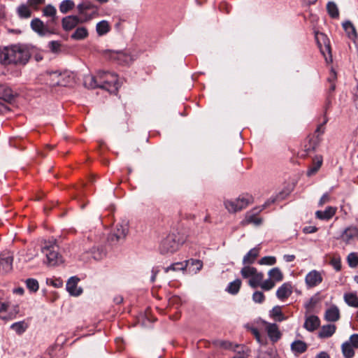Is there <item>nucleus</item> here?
Returning a JSON list of instances; mask_svg holds the SVG:
<instances>
[{
  "mask_svg": "<svg viewBox=\"0 0 358 358\" xmlns=\"http://www.w3.org/2000/svg\"><path fill=\"white\" fill-rule=\"evenodd\" d=\"M78 15H69L62 20V26L64 31L74 29L78 24L88 22L98 15V9L92 2L85 1L77 6Z\"/></svg>",
  "mask_w": 358,
  "mask_h": 358,
  "instance_id": "1",
  "label": "nucleus"
},
{
  "mask_svg": "<svg viewBox=\"0 0 358 358\" xmlns=\"http://www.w3.org/2000/svg\"><path fill=\"white\" fill-rule=\"evenodd\" d=\"M31 57L29 50L24 45H15L0 47V64L3 65H25Z\"/></svg>",
  "mask_w": 358,
  "mask_h": 358,
  "instance_id": "2",
  "label": "nucleus"
},
{
  "mask_svg": "<svg viewBox=\"0 0 358 358\" xmlns=\"http://www.w3.org/2000/svg\"><path fill=\"white\" fill-rule=\"evenodd\" d=\"M85 85L90 88L99 87L110 93H116L120 87L115 73L100 71L96 76H88L85 78Z\"/></svg>",
  "mask_w": 358,
  "mask_h": 358,
  "instance_id": "3",
  "label": "nucleus"
},
{
  "mask_svg": "<svg viewBox=\"0 0 358 358\" xmlns=\"http://www.w3.org/2000/svg\"><path fill=\"white\" fill-rule=\"evenodd\" d=\"M241 274L243 278H249L248 285L252 288L260 287L264 291H269L275 285L273 280L270 278L264 281L263 273L259 272L256 268L250 266L243 267Z\"/></svg>",
  "mask_w": 358,
  "mask_h": 358,
  "instance_id": "4",
  "label": "nucleus"
},
{
  "mask_svg": "<svg viewBox=\"0 0 358 358\" xmlns=\"http://www.w3.org/2000/svg\"><path fill=\"white\" fill-rule=\"evenodd\" d=\"M41 252L46 257L44 263L48 266H56L62 261L59 252V246L55 241L45 242L41 248Z\"/></svg>",
  "mask_w": 358,
  "mask_h": 358,
  "instance_id": "5",
  "label": "nucleus"
},
{
  "mask_svg": "<svg viewBox=\"0 0 358 358\" xmlns=\"http://www.w3.org/2000/svg\"><path fill=\"white\" fill-rule=\"evenodd\" d=\"M275 200H268L261 206L255 207L251 210L246 213L245 218L241 221V224L242 226H246L248 224H254L255 226H260L262 224V219L258 217V215L264 210L271 203H274Z\"/></svg>",
  "mask_w": 358,
  "mask_h": 358,
  "instance_id": "6",
  "label": "nucleus"
},
{
  "mask_svg": "<svg viewBox=\"0 0 358 358\" xmlns=\"http://www.w3.org/2000/svg\"><path fill=\"white\" fill-rule=\"evenodd\" d=\"M180 245V240L175 234H169L164 238L159 245V252L161 254L165 255L168 253H173L176 252Z\"/></svg>",
  "mask_w": 358,
  "mask_h": 358,
  "instance_id": "7",
  "label": "nucleus"
},
{
  "mask_svg": "<svg viewBox=\"0 0 358 358\" xmlns=\"http://www.w3.org/2000/svg\"><path fill=\"white\" fill-rule=\"evenodd\" d=\"M315 41L317 46L320 50L321 53L324 57L325 60L328 62L327 53L329 55V57L331 58V46L330 42L327 36L321 32H315Z\"/></svg>",
  "mask_w": 358,
  "mask_h": 358,
  "instance_id": "8",
  "label": "nucleus"
},
{
  "mask_svg": "<svg viewBox=\"0 0 358 358\" xmlns=\"http://www.w3.org/2000/svg\"><path fill=\"white\" fill-rule=\"evenodd\" d=\"M106 255V252L103 246L99 245L93 247L90 250H86L80 255V259L83 262H89L91 259L94 260L102 259Z\"/></svg>",
  "mask_w": 358,
  "mask_h": 358,
  "instance_id": "9",
  "label": "nucleus"
},
{
  "mask_svg": "<svg viewBox=\"0 0 358 358\" xmlns=\"http://www.w3.org/2000/svg\"><path fill=\"white\" fill-rule=\"evenodd\" d=\"M129 231L128 224L126 221H122L117 223L113 230L112 231L109 239L110 241H119L121 239H124Z\"/></svg>",
  "mask_w": 358,
  "mask_h": 358,
  "instance_id": "10",
  "label": "nucleus"
},
{
  "mask_svg": "<svg viewBox=\"0 0 358 358\" xmlns=\"http://www.w3.org/2000/svg\"><path fill=\"white\" fill-rule=\"evenodd\" d=\"M320 141V138H317L312 134L308 135L302 143L303 153L301 154V157H306L309 153L314 152Z\"/></svg>",
  "mask_w": 358,
  "mask_h": 358,
  "instance_id": "11",
  "label": "nucleus"
},
{
  "mask_svg": "<svg viewBox=\"0 0 358 358\" xmlns=\"http://www.w3.org/2000/svg\"><path fill=\"white\" fill-rule=\"evenodd\" d=\"M323 280V278L320 271L313 270L310 271L305 278L306 286L308 288H312L320 285Z\"/></svg>",
  "mask_w": 358,
  "mask_h": 358,
  "instance_id": "12",
  "label": "nucleus"
},
{
  "mask_svg": "<svg viewBox=\"0 0 358 358\" xmlns=\"http://www.w3.org/2000/svg\"><path fill=\"white\" fill-rule=\"evenodd\" d=\"M13 256L8 252H4L0 255V272L8 273L13 268Z\"/></svg>",
  "mask_w": 358,
  "mask_h": 358,
  "instance_id": "13",
  "label": "nucleus"
},
{
  "mask_svg": "<svg viewBox=\"0 0 358 358\" xmlns=\"http://www.w3.org/2000/svg\"><path fill=\"white\" fill-rule=\"evenodd\" d=\"M341 239L346 244H350L353 241L358 239V228L355 226L346 228L341 234Z\"/></svg>",
  "mask_w": 358,
  "mask_h": 358,
  "instance_id": "14",
  "label": "nucleus"
},
{
  "mask_svg": "<svg viewBox=\"0 0 358 358\" xmlns=\"http://www.w3.org/2000/svg\"><path fill=\"white\" fill-rule=\"evenodd\" d=\"M266 331L270 339L273 342H277L281 337V333L278 325L275 323H268L264 322Z\"/></svg>",
  "mask_w": 358,
  "mask_h": 358,
  "instance_id": "15",
  "label": "nucleus"
},
{
  "mask_svg": "<svg viewBox=\"0 0 358 358\" xmlns=\"http://www.w3.org/2000/svg\"><path fill=\"white\" fill-rule=\"evenodd\" d=\"M31 27L41 36H45L48 34L52 33L48 27L44 24L43 22L38 18H34L31 20Z\"/></svg>",
  "mask_w": 358,
  "mask_h": 358,
  "instance_id": "16",
  "label": "nucleus"
},
{
  "mask_svg": "<svg viewBox=\"0 0 358 358\" xmlns=\"http://www.w3.org/2000/svg\"><path fill=\"white\" fill-rule=\"evenodd\" d=\"M292 294V286L289 282L283 283L276 291V296L281 301L289 297Z\"/></svg>",
  "mask_w": 358,
  "mask_h": 358,
  "instance_id": "17",
  "label": "nucleus"
},
{
  "mask_svg": "<svg viewBox=\"0 0 358 358\" xmlns=\"http://www.w3.org/2000/svg\"><path fill=\"white\" fill-rule=\"evenodd\" d=\"M79 282V278L76 276L71 277L69 279L66 283L67 291L73 296H79L82 293L80 288L78 289L77 285Z\"/></svg>",
  "mask_w": 358,
  "mask_h": 358,
  "instance_id": "18",
  "label": "nucleus"
},
{
  "mask_svg": "<svg viewBox=\"0 0 358 358\" xmlns=\"http://www.w3.org/2000/svg\"><path fill=\"white\" fill-rule=\"evenodd\" d=\"M320 324V320L317 316L310 315L306 317L303 327L308 331H314Z\"/></svg>",
  "mask_w": 358,
  "mask_h": 358,
  "instance_id": "19",
  "label": "nucleus"
},
{
  "mask_svg": "<svg viewBox=\"0 0 358 358\" xmlns=\"http://www.w3.org/2000/svg\"><path fill=\"white\" fill-rule=\"evenodd\" d=\"M259 247L253 248L243 257V264L245 265V266H250L255 262L259 256Z\"/></svg>",
  "mask_w": 358,
  "mask_h": 358,
  "instance_id": "20",
  "label": "nucleus"
},
{
  "mask_svg": "<svg viewBox=\"0 0 358 358\" xmlns=\"http://www.w3.org/2000/svg\"><path fill=\"white\" fill-rule=\"evenodd\" d=\"M337 208L328 206L324 210H317L315 213L316 217L320 220H328L331 219L336 213Z\"/></svg>",
  "mask_w": 358,
  "mask_h": 358,
  "instance_id": "21",
  "label": "nucleus"
},
{
  "mask_svg": "<svg viewBox=\"0 0 358 358\" xmlns=\"http://www.w3.org/2000/svg\"><path fill=\"white\" fill-rule=\"evenodd\" d=\"M237 202L238 211L245 208L249 204L253 202V197L249 194L241 195L236 199Z\"/></svg>",
  "mask_w": 358,
  "mask_h": 358,
  "instance_id": "22",
  "label": "nucleus"
},
{
  "mask_svg": "<svg viewBox=\"0 0 358 358\" xmlns=\"http://www.w3.org/2000/svg\"><path fill=\"white\" fill-rule=\"evenodd\" d=\"M335 324H327L322 327L319 331L318 336L320 338H327L331 337L336 331Z\"/></svg>",
  "mask_w": 358,
  "mask_h": 358,
  "instance_id": "23",
  "label": "nucleus"
},
{
  "mask_svg": "<svg viewBox=\"0 0 358 358\" xmlns=\"http://www.w3.org/2000/svg\"><path fill=\"white\" fill-rule=\"evenodd\" d=\"M16 94L8 87H1V92H0V99L6 102L11 103L14 101Z\"/></svg>",
  "mask_w": 358,
  "mask_h": 358,
  "instance_id": "24",
  "label": "nucleus"
},
{
  "mask_svg": "<svg viewBox=\"0 0 358 358\" xmlns=\"http://www.w3.org/2000/svg\"><path fill=\"white\" fill-rule=\"evenodd\" d=\"M340 317L339 310L336 306H332L329 308L325 313V318L327 321L336 322Z\"/></svg>",
  "mask_w": 358,
  "mask_h": 358,
  "instance_id": "25",
  "label": "nucleus"
},
{
  "mask_svg": "<svg viewBox=\"0 0 358 358\" xmlns=\"http://www.w3.org/2000/svg\"><path fill=\"white\" fill-rule=\"evenodd\" d=\"M268 275L269 278L273 280L275 283L282 281L284 278L282 272L278 267L271 268L268 271Z\"/></svg>",
  "mask_w": 358,
  "mask_h": 358,
  "instance_id": "26",
  "label": "nucleus"
},
{
  "mask_svg": "<svg viewBox=\"0 0 358 358\" xmlns=\"http://www.w3.org/2000/svg\"><path fill=\"white\" fill-rule=\"evenodd\" d=\"M270 315L277 322H282L286 320V317L282 312V308L279 306H275L272 308Z\"/></svg>",
  "mask_w": 358,
  "mask_h": 358,
  "instance_id": "27",
  "label": "nucleus"
},
{
  "mask_svg": "<svg viewBox=\"0 0 358 358\" xmlns=\"http://www.w3.org/2000/svg\"><path fill=\"white\" fill-rule=\"evenodd\" d=\"M343 27L348 34L350 38L355 40L357 38V35L355 27L350 21H346L343 23Z\"/></svg>",
  "mask_w": 358,
  "mask_h": 358,
  "instance_id": "28",
  "label": "nucleus"
},
{
  "mask_svg": "<svg viewBox=\"0 0 358 358\" xmlns=\"http://www.w3.org/2000/svg\"><path fill=\"white\" fill-rule=\"evenodd\" d=\"M96 30L99 36L106 34L110 30V27L108 21L102 20L96 24Z\"/></svg>",
  "mask_w": 358,
  "mask_h": 358,
  "instance_id": "29",
  "label": "nucleus"
},
{
  "mask_svg": "<svg viewBox=\"0 0 358 358\" xmlns=\"http://www.w3.org/2000/svg\"><path fill=\"white\" fill-rule=\"evenodd\" d=\"M307 345L306 343L301 341H296L293 342L291 345L292 350L297 354H301L306 351Z\"/></svg>",
  "mask_w": 358,
  "mask_h": 358,
  "instance_id": "30",
  "label": "nucleus"
},
{
  "mask_svg": "<svg viewBox=\"0 0 358 358\" xmlns=\"http://www.w3.org/2000/svg\"><path fill=\"white\" fill-rule=\"evenodd\" d=\"M353 348L348 341L343 343L341 349L345 358H352L355 356Z\"/></svg>",
  "mask_w": 358,
  "mask_h": 358,
  "instance_id": "31",
  "label": "nucleus"
},
{
  "mask_svg": "<svg viewBox=\"0 0 358 358\" xmlns=\"http://www.w3.org/2000/svg\"><path fill=\"white\" fill-rule=\"evenodd\" d=\"M75 7V3L72 0H64L59 6L61 13L65 14L71 11Z\"/></svg>",
  "mask_w": 358,
  "mask_h": 358,
  "instance_id": "32",
  "label": "nucleus"
},
{
  "mask_svg": "<svg viewBox=\"0 0 358 358\" xmlns=\"http://www.w3.org/2000/svg\"><path fill=\"white\" fill-rule=\"evenodd\" d=\"M88 31L84 27H78L74 33L71 35V38L75 40H83L87 37Z\"/></svg>",
  "mask_w": 358,
  "mask_h": 358,
  "instance_id": "33",
  "label": "nucleus"
},
{
  "mask_svg": "<svg viewBox=\"0 0 358 358\" xmlns=\"http://www.w3.org/2000/svg\"><path fill=\"white\" fill-rule=\"evenodd\" d=\"M241 284V280L240 279H236L229 284L226 290L231 294H236L240 290Z\"/></svg>",
  "mask_w": 358,
  "mask_h": 358,
  "instance_id": "34",
  "label": "nucleus"
},
{
  "mask_svg": "<svg viewBox=\"0 0 358 358\" xmlns=\"http://www.w3.org/2000/svg\"><path fill=\"white\" fill-rule=\"evenodd\" d=\"M345 301L350 306L358 308V297L356 294L348 293L344 295Z\"/></svg>",
  "mask_w": 358,
  "mask_h": 358,
  "instance_id": "35",
  "label": "nucleus"
},
{
  "mask_svg": "<svg viewBox=\"0 0 358 358\" xmlns=\"http://www.w3.org/2000/svg\"><path fill=\"white\" fill-rule=\"evenodd\" d=\"M188 266V262H176L172 264L170 266L165 268V273H168L169 271H183Z\"/></svg>",
  "mask_w": 358,
  "mask_h": 358,
  "instance_id": "36",
  "label": "nucleus"
},
{
  "mask_svg": "<svg viewBox=\"0 0 358 358\" xmlns=\"http://www.w3.org/2000/svg\"><path fill=\"white\" fill-rule=\"evenodd\" d=\"M17 13L21 18H29L31 15L30 9L25 4L20 5L17 9Z\"/></svg>",
  "mask_w": 358,
  "mask_h": 358,
  "instance_id": "37",
  "label": "nucleus"
},
{
  "mask_svg": "<svg viewBox=\"0 0 358 358\" xmlns=\"http://www.w3.org/2000/svg\"><path fill=\"white\" fill-rule=\"evenodd\" d=\"M237 202L236 200L226 199L224 201V206L227 211L230 213H236L238 211Z\"/></svg>",
  "mask_w": 358,
  "mask_h": 358,
  "instance_id": "38",
  "label": "nucleus"
},
{
  "mask_svg": "<svg viewBox=\"0 0 358 358\" xmlns=\"http://www.w3.org/2000/svg\"><path fill=\"white\" fill-rule=\"evenodd\" d=\"M27 324L24 321L15 322L10 327V328L18 334H22V333H24L27 329Z\"/></svg>",
  "mask_w": 358,
  "mask_h": 358,
  "instance_id": "39",
  "label": "nucleus"
},
{
  "mask_svg": "<svg viewBox=\"0 0 358 358\" xmlns=\"http://www.w3.org/2000/svg\"><path fill=\"white\" fill-rule=\"evenodd\" d=\"M43 15L48 17H52V21L53 22H55L57 17H56V8L52 6V5H48L46 6L43 10Z\"/></svg>",
  "mask_w": 358,
  "mask_h": 358,
  "instance_id": "40",
  "label": "nucleus"
},
{
  "mask_svg": "<svg viewBox=\"0 0 358 358\" xmlns=\"http://www.w3.org/2000/svg\"><path fill=\"white\" fill-rule=\"evenodd\" d=\"M327 122H328V118H327V115H324L323 122L320 123L317 125V127L315 131V133L313 135H315V137L320 138V136L324 133L325 124L327 123Z\"/></svg>",
  "mask_w": 358,
  "mask_h": 358,
  "instance_id": "41",
  "label": "nucleus"
},
{
  "mask_svg": "<svg viewBox=\"0 0 358 358\" xmlns=\"http://www.w3.org/2000/svg\"><path fill=\"white\" fill-rule=\"evenodd\" d=\"M250 332L252 334L255 336V338L257 339L258 343L261 344H266V338L264 335H262L259 330L256 327H251L250 329Z\"/></svg>",
  "mask_w": 358,
  "mask_h": 358,
  "instance_id": "42",
  "label": "nucleus"
},
{
  "mask_svg": "<svg viewBox=\"0 0 358 358\" xmlns=\"http://www.w3.org/2000/svg\"><path fill=\"white\" fill-rule=\"evenodd\" d=\"M329 264L336 271H340L341 270V259L339 255H334L331 258Z\"/></svg>",
  "mask_w": 358,
  "mask_h": 358,
  "instance_id": "43",
  "label": "nucleus"
},
{
  "mask_svg": "<svg viewBox=\"0 0 358 358\" xmlns=\"http://www.w3.org/2000/svg\"><path fill=\"white\" fill-rule=\"evenodd\" d=\"M327 11L329 14V15L333 17L336 18L338 17V10L336 6V5L333 2H329L327 6Z\"/></svg>",
  "mask_w": 358,
  "mask_h": 358,
  "instance_id": "44",
  "label": "nucleus"
},
{
  "mask_svg": "<svg viewBox=\"0 0 358 358\" xmlns=\"http://www.w3.org/2000/svg\"><path fill=\"white\" fill-rule=\"evenodd\" d=\"M347 262L350 267L355 268L358 265V256L355 252H351L348 255Z\"/></svg>",
  "mask_w": 358,
  "mask_h": 358,
  "instance_id": "45",
  "label": "nucleus"
},
{
  "mask_svg": "<svg viewBox=\"0 0 358 358\" xmlns=\"http://www.w3.org/2000/svg\"><path fill=\"white\" fill-rule=\"evenodd\" d=\"M322 164V159L317 160V162H314L313 165L308 170L307 176H311L315 175L319 171Z\"/></svg>",
  "mask_w": 358,
  "mask_h": 358,
  "instance_id": "46",
  "label": "nucleus"
},
{
  "mask_svg": "<svg viewBox=\"0 0 358 358\" xmlns=\"http://www.w3.org/2000/svg\"><path fill=\"white\" fill-rule=\"evenodd\" d=\"M26 285L27 288L33 292L38 291L39 288L38 282L36 279L29 278L26 280Z\"/></svg>",
  "mask_w": 358,
  "mask_h": 358,
  "instance_id": "47",
  "label": "nucleus"
},
{
  "mask_svg": "<svg viewBox=\"0 0 358 358\" xmlns=\"http://www.w3.org/2000/svg\"><path fill=\"white\" fill-rule=\"evenodd\" d=\"M66 73H58L57 72H54L52 73H51V76L52 77H57V81L54 83V85H63V86H65L66 85H67V82H65L64 78H65Z\"/></svg>",
  "mask_w": 358,
  "mask_h": 358,
  "instance_id": "48",
  "label": "nucleus"
},
{
  "mask_svg": "<svg viewBox=\"0 0 358 358\" xmlns=\"http://www.w3.org/2000/svg\"><path fill=\"white\" fill-rule=\"evenodd\" d=\"M276 263V258L273 256H266L262 257L259 261V264L261 265H274Z\"/></svg>",
  "mask_w": 358,
  "mask_h": 358,
  "instance_id": "49",
  "label": "nucleus"
},
{
  "mask_svg": "<svg viewBox=\"0 0 358 358\" xmlns=\"http://www.w3.org/2000/svg\"><path fill=\"white\" fill-rule=\"evenodd\" d=\"M48 48H50L52 52L57 53L60 52L61 43L59 41H52L48 43Z\"/></svg>",
  "mask_w": 358,
  "mask_h": 358,
  "instance_id": "50",
  "label": "nucleus"
},
{
  "mask_svg": "<svg viewBox=\"0 0 358 358\" xmlns=\"http://www.w3.org/2000/svg\"><path fill=\"white\" fill-rule=\"evenodd\" d=\"M252 299L255 303H262L265 300V296L263 292L256 291L252 294Z\"/></svg>",
  "mask_w": 358,
  "mask_h": 358,
  "instance_id": "51",
  "label": "nucleus"
},
{
  "mask_svg": "<svg viewBox=\"0 0 358 358\" xmlns=\"http://www.w3.org/2000/svg\"><path fill=\"white\" fill-rule=\"evenodd\" d=\"M213 345L216 347L223 349H230L231 348V343L225 341H215Z\"/></svg>",
  "mask_w": 358,
  "mask_h": 358,
  "instance_id": "52",
  "label": "nucleus"
},
{
  "mask_svg": "<svg viewBox=\"0 0 358 358\" xmlns=\"http://www.w3.org/2000/svg\"><path fill=\"white\" fill-rule=\"evenodd\" d=\"M186 262H188V265L191 264L192 266H196V271H200L203 266V262L199 259H191L188 261H186Z\"/></svg>",
  "mask_w": 358,
  "mask_h": 358,
  "instance_id": "53",
  "label": "nucleus"
},
{
  "mask_svg": "<svg viewBox=\"0 0 358 358\" xmlns=\"http://www.w3.org/2000/svg\"><path fill=\"white\" fill-rule=\"evenodd\" d=\"M8 304L7 303L0 302V318L2 320H7V317L3 315L7 311Z\"/></svg>",
  "mask_w": 358,
  "mask_h": 358,
  "instance_id": "54",
  "label": "nucleus"
},
{
  "mask_svg": "<svg viewBox=\"0 0 358 358\" xmlns=\"http://www.w3.org/2000/svg\"><path fill=\"white\" fill-rule=\"evenodd\" d=\"M330 200H331L330 194L329 193H325L320 198L318 205H319V206H322L324 204L329 202Z\"/></svg>",
  "mask_w": 358,
  "mask_h": 358,
  "instance_id": "55",
  "label": "nucleus"
},
{
  "mask_svg": "<svg viewBox=\"0 0 358 358\" xmlns=\"http://www.w3.org/2000/svg\"><path fill=\"white\" fill-rule=\"evenodd\" d=\"M45 0H28L27 3L29 6L38 9V7L44 3Z\"/></svg>",
  "mask_w": 358,
  "mask_h": 358,
  "instance_id": "56",
  "label": "nucleus"
},
{
  "mask_svg": "<svg viewBox=\"0 0 358 358\" xmlns=\"http://www.w3.org/2000/svg\"><path fill=\"white\" fill-rule=\"evenodd\" d=\"M348 342L352 347L358 348V334H352L350 338V341Z\"/></svg>",
  "mask_w": 358,
  "mask_h": 358,
  "instance_id": "57",
  "label": "nucleus"
},
{
  "mask_svg": "<svg viewBox=\"0 0 358 358\" xmlns=\"http://www.w3.org/2000/svg\"><path fill=\"white\" fill-rule=\"evenodd\" d=\"M317 228L314 226H308L303 228V232L306 234H312L316 232Z\"/></svg>",
  "mask_w": 358,
  "mask_h": 358,
  "instance_id": "58",
  "label": "nucleus"
},
{
  "mask_svg": "<svg viewBox=\"0 0 358 358\" xmlns=\"http://www.w3.org/2000/svg\"><path fill=\"white\" fill-rule=\"evenodd\" d=\"M178 213H179V216L181 218H184V219H187V220H194V215L192 214H187V213L182 214L181 210H180Z\"/></svg>",
  "mask_w": 358,
  "mask_h": 358,
  "instance_id": "59",
  "label": "nucleus"
},
{
  "mask_svg": "<svg viewBox=\"0 0 358 358\" xmlns=\"http://www.w3.org/2000/svg\"><path fill=\"white\" fill-rule=\"evenodd\" d=\"M295 255H285L283 259L287 262H293L295 259Z\"/></svg>",
  "mask_w": 358,
  "mask_h": 358,
  "instance_id": "60",
  "label": "nucleus"
},
{
  "mask_svg": "<svg viewBox=\"0 0 358 358\" xmlns=\"http://www.w3.org/2000/svg\"><path fill=\"white\" fill-rule=\"evenodd\" d=\"M336 79V74L334 71H332L331 76L328 78V82L329 83H335Z\"/></svg>",
  "mask_w": 358,
  "mask_h": 358,
  "instance_id": "61",
  "label": "nucleus"
},
{
  "mask_svg": "<svg viewBox=\"0 0 358 358\" xmlns=\"http://www.w3.org/2000/svg\"><path fill=\"white\" fill-rule=\"evenodd\" d=\"M315 358H330L329 355L325 352H320Z\"/></svg>",
  "mask_w": 358,
  "mask_h": 358,
  "instance_id": "62",
  "label": "nucleus"
},
{
  "mask_svg": "<svg viewBox=\"0 0 358 358\" xmlns=\"http://www.w3.org/2000/svg\"><path fill=\"white\" fill-rule=\"evenodd\" d=\"M123 301V297L122 296H117L114 298V302L116 304H120Z\"/></svg>",
  "mask_w": 358,
  "mask_h": 358,
  "instance_id": "63",
  "label": "nucleus"
},
{
  "mask_svg": "<svg viewBox=\"0 0 358 358\" xmlns=\"http://www.w3.org/2000/svg\"><path fill=\"white\" fill-rule=\"evenodd\" d=\"M336 88L335 83H330L329 87V93L334 92Z\"/></svg>",
  "mask_w": 358,
  "mask_h": 358,
  "instance_id": "64",
  "label": "nucleus"
}]
</instances>
